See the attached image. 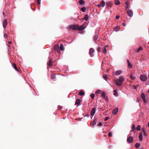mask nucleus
Here are the masks:
<instances>
[{"mask_svg":"<svg viewBox=\"0 0 149 149\" xmlns=\"http://www.w3.org/2000/svg\"><path fill=\"white\" fill-rule=\"evenodd\" d=\"M122 25H123V26H126V24H125V23L123 22V23H122Z\"/></svg>","mask_w":149,"mask_h":149,"instance_id":"53","label":"nucleus"},{"mask_svg":"<svg viewBox=\"0 0 149 149\" xmlns=\"http://www.w3.org/2000/svg\"><path fill=\"white\" fill-rule=\"evenodd\" d=\"M88 15L86 14L85 15L83 19H85L86 21H87L88 19Z\"/></svg>","mask_w":149,"mask_h":149,"instance_id":"25","label":"nucleus"},{"mask_svg":"<svg viewBox=\"0 0 149 149\" xmlns=\"http://www.w3.org/2000/svg\"><path fill=\"white\" fill-rule=\"evenodd\" d=\"M7 35L6 34H4V36L5 38H7Z\"/></svg>","mask_w":149,"mask_h":149,"instance_id":"49","label":"nucleus"},{"mask_svg":"<svg viewBox=\"0 0 149 149\" xmlns=\"http://www.w3.org/2000/svg\"><path fill=\"white\" fill-rule=\"evenodd\" d=\"M60 49L61 50L63 51L64 50L63 47V44H61L60 47Z\"/></svg>","mask_w":149,"mask_h":149,"instance_id":"26","label":"nucleus"},{"mask_svg":"<svg viewBox=\"0 0 149 149\" xmlns=\"http://www.w3.org/2000/svg\"><path fill=\"white\" fill-rule=\"evenodd\" d=\"M95 95L94 93H91L90 95V96L92 98H94L95 97Z\"/></svg>","mask_w":149,"mask_h":149,"instance_id":"37","label":"nucleus"},{"mask_svg":"<svg viewBox=\"0 0 149 149\" xmlns=\"http://www.w3.org/2000/svg\"><path fill=\"white\" fill-rule=\"evenodd\" d=\"M7 20L6 19H5L3 20V26L4 28H5L7 25Z\"/></svg>","mask_w":149,"mask_h":149,"instance_id":"11","label":"nucleus"},{"mask_svg":"<svg viewBox=\"0 0 149 149\" xmlns=\"http://www.w3.org/2000/svg\"><path fill=\"white\" fill-rule=\"evenodd\" d=\"M79 95L80 96H82L84 95V93L82 91H80L79 93Z\"/></svg>","mask_w":149,"mask_h":149,"instance_id":"31","label":"nucleus"},{"mask_svg":"<svg viewBox=\"0 0 149 149\" xmlns=\"http://www.w3.org/2000/svg\"><path fill=\"white\" fill-rule=\"evenodd\" d=\"M85 116L88 117H89V115L88 114H87L85 115Z\"/></svg>","mask_w":149,"mask_h":149,"instance_id":"54","label":"nucleus"},{"mask_svg":"<svg viewBox=\"0 0 149 149\" xmlns=\"http://www.w3.org/2000/svg\"><path fill=\"white\" fill-rule=\"evenodd\" d=\"M8 43L9 44H10L12 42L11 41H9L8 42Z\"/></svg>","mask_w":149,"mask_h":149,"instance_id":"56","label":"nucleus"},{"mask_svg":"<svg viewBox=\"0 0 149 149\" xmlns=\"http://www.w3.org/2000/svg\"><path fill=\"white\" fill-rule=\"evenodd\" d=\"M51 78L52 79H54L56 78V76L54 74H53L51 75Z\"/></svg>","mask_w":149,"mask_h":149,"instance_id":"29","label":"nucleus"},{"mask_svg":"<svg viewBox=\"0 0 149 149\" xmlns=\"http://www.w3.org/2000/svg\"><path fill=\"white\" fill-rule=\"evenodd\" d=\"M127 62L128 64V67L129 68H132V66L130 63V62L129 60H127Z\"/></svg>","mask_w":149,"mask_h":149,"instance_id":"17","label":"nucleus"},{"mask_svg":"<svg viewBox=\"0 0 149 149\" xmlns=\"http://www.w3.org/2000/svg\"><path fill=\"white\" fill-rule=\"evenodd\" d=\"M140 146V143H136L135 144V146L136 148H138Z\"/></svg>","mask_w":149,"mask_h":149,"instance_id":"30","label":"nucleus"},{"mask_svg":"<svg viewBox=\"0 0 149 149\" xmlns=\"http://www.w3.org/2000/svg\"><path fill=\"white\" fill-rule=\"evenodd\" d=\"M125 78L123 76H120L119 79H117L115 80L116 84L118 86L122 85L121 83L124 81Z\"/></svg>","mask_w":149,"mask_h":149,"instance_id":"1","label":"nucleus"},{"mask_svg":"<svg viewBox=\"0 0 149 149\" xmlns=\"http://www.w3.org/2000/svg\"><path fill=\"white\" fill-rule=\"evenodd\" d=\"M108 136H109V137H111L112 136V133L111 132H109L108 133Z\"/></svg>","mask_w":149,"mask_h":149,"instance_id":"46","label":"nucleus"},{"mask_svg":"<svg viewBox=\"0 0 149 149\" xmlns=\"http://www.w3.org/2000/svg\"><path fill=\"white\" fill-rule=\"evenodd\" d=\"M115 3L116 5H118L120 4V2L118 0H116L115 1Z\"/></svg>","mask_w":149,"mask_h":149,"instance_id":"27","label":"nucleus"},{"mask_svg":"<svg viewBox=\"0 0 149 149\" xmlns=\"http://www.w3.org/2000/svg\"><path fill=\"white\" fill-rule=\"evenodd\" d=\"M143 101L144 102V103H146V100L145 98L144 99H143Z\"/></svg>","mask_w":149,"mask_h":149,"instance_id":"51","label":"nucleus"},{"mask_svg":"<svg viewBox=\"0 0 149 149\" xmlns=\"http://www.w3.org/2000/svg\"><path fill=\"white\" fill-rule=\"evenodd\" d=\"M101 95L102 98L105 99L106 101L107 100V96H106L104 92H102L101 94Z\"/></svg>","mask_w":149,"mask_h":149,"instance_id":"8","label":"nucleus"},{"mask_svg":"<svg viewBox=\"0 0 149 149\" xmlns=\"http://www.w3.org/2000/svg\"><path fill=\"white\" fill-rule=\"evenodd\" d=\"M107 49L105 48H104L103 50V52H102L103 53L105 54L107 53Z\"/></svg>","mask_w":149,"mask_h":149,"instance_id":"38","label":"nucleus"},{"mask_svg":"<svg viewBox=\"0 0 149 149\" xmlns=\"http://www.w3.org/2000/svg\"><path fill=\"white\" fill-rule=\"evenodd\" d=\"M40 0H37V2H38V3L39 5L40 4Z\"/></svg>","mask_w":149,"mask_h":149,"instance_id":"50","label":"nucleus"},{"mask_svg":"<svg viewBox=\"0 0 149 149\" xmlns=\"http://www.w3.org/2000/svg\"><path fill=\"white\" fill-rule=\"evenodd\" d=\"M143 133L141 132H140L139 134V138L140 141H142L143 140L142 136Z\"/></svg>","mask_w":149,"mask_h":149,"instance_id":"16","label":"nucleus"},{"mask_svg":"<svg viewBox=\"0 0 149 149\" xmlns=\"http://www.w3.org/2000/svg\"><path fill=\"white\" fill-rule=\"evenodd\" d=\"M148 127H149V122H148Z\"/></svg>","mask_w":149,"mask_h":149,"instance_id":"58","label":"nucleus"},{"mask_svg":"<svg viewBox=\"0 0 149 149\" xmlns=\"http://www.w3.org/2000/svg\"><path fill=\"white\" fill-rule=\"evenodd\" d=\"M103 77L104 79L107 81V79L108 78L107 75L106 74H104Z\"/></svg>","mask_w":149,"mask_h":149,"instance_id":"36","label":"nucleus"},{"mask_svg":"<svg viewBox=\"0 0 149 149\" xmlns=\"http://www.w3.org/2000/svg\"><path fill=\"white\" fill-rule=\"evenodd\" d=\"M100 91V90H97L96 91V93H98L99 91Z\"/></svg>","mask_w":149,"mask_h":149,"instance_id":"55","label":"nucleus"},{"mask_svg":"<svg viewBox=\"0 0 149 149\" xmlns=\"http://www.w3.org/2000/svg\"><path fill=\"white\" fill-rule=\"evenodd\" d=\"M47 64L49 67H50L52 65V62L51 59L50 58Z\"/></svg>","mask_w":149,"mask_h":149,"instance_id":"15","label":"nucleus"},{"mask_svg":"<svg viewBox=\"0 0 149 149\" xmlns=\"http://www.w3.org/2000/svg\"><path fill=\"white\" fill-rule=\"evenodd\" d=\"M97 51L98 52H100L101 51V49L100 47H98L97 49Z\"/></svg>","mask_w":149,"mask_h":149,"instance_id":"43","label":"nucleus"},{"mask_svg":"<svg viewBox=\"0 0 149 149\" xmlns=\"http://www.w3.org/2000/svg\"><path fill=\"white\" fill-rule=\"evenodd\" d=\"M13 67L17 71H19V70L17 68L16 64L15 63L13 64Z\"/></svg>","mask_w":149,"mask_h":149,"instance_id":"19","label":"nucleus"},{"mask_svg":"<svg viewBox=\"0 0 149 149\" xmlns=\"http://www.w3.org/2000/svg\"><path fill=\"white\" fill-rule=\"evenodd\" d=\"M118 108H116L113 110L112 111V113L114 115H116L118 112Z\"/></svg>","mask_w":149,"mask_h":149,"instance_id":"14","label":"nucleus"},{"mask_svg":"<svg viewBox=\"0 0 149 149\" xmlns=\"http://www.w3.org/2000/svg\"><path fill=\"white\" fill-rule=\"evenodd\" d=\"M136 129V128H135V125L134 124H133L132 126V130L131 131H132L133 132Z\"/></svg>","mask_w":149,"mask_h":149,"instance_id":"23","label":"nucleus"},{"mask_svg":"<svg viewBox=\"0 0 149 149\" xmlns=\"http://www.w3.org/2000/svg\"><path fill=\"white\" fill-rule=\"evenodd\" d=\"M143 135L145 136H147L148 135V134L146 132H143Z\"/></svg>","mask_w":149,"mask_h":149,"instance_id":"44","label":"nucleus"},{"mask_svg":"<svg viewBox=\"0 0 149 149\" xmlns=\"http://www.w3.org/2000/svg\"><path fill=\"white\" fill-rule=\"evenodd\" d=\"M122 73V71L118 70L114 72V74L116 75H120Z\"/></svg>","mask_w":149,"mask_h":149,"instance_id":"10","label":"nucleus"},{"mask_svg":"<svg viewBox=\"0 0 149 149\" xmlns=\"http://www.w3.org/2000/svg\"><path fill=\"white\" fill-rule=\"evenodd\" d=\"M141 126L140 125H138L137 126L136 130L137 131H140L141 130Z\"/></svg>","mask_w":149,"mask_h":149,"instance_id":"32","label":"nucleus"},{"mask_svg":"<svg viewBox=\"0 0 149 149\" xmlns=\"http://www.w3.org/2000/svg\"><path fill=\"white\" fill-rule=\"evenodd\" d=\"M109 118V117H106L104 119V121H106Z\"/></svg>","mask_w":149,"mask_h":149,"instance_id":"45","label":"nucleus"},{"mask_svg":"<svg viewBox=\"0 0 149 149\" xmlns=\"http://www.w3.org/2000/svg\"><path fill=\"white\" fill-rule=\"evenodd\" d=\"M142 132H146V129L145 127H143L142 129Z\"/></svg>","mask_w":149,"mask_h":149,"instance_id":"41","label":"nucleus"},{"mask_svg":"<svg viewBox=\"0 0 149 149\" xmlns=\"http://www.w3.org/2000/svg\"><path fill=\"white\" fill-rule=\"evenodd\" d=\"M79 25H71L68 27V29L69 31L71 30V29L75 30L77 29Z\"/></svg>","mask_w":149,"mask_h":149,"instance_id":"2","label":"nucleus"},{"mask_svg":"<svg viewBox=\"0 0 149 149\" xmlns=\"http://www.w3.org/2000/svg\"><path fill=\"white\" fill-rule=\"evenodd\" d=\"M125 3L126 4V7L127 8L129 7L128 4L129 2L127 1H126L125 2Z\"/></svg>","mask_w":149,"mask_h":149,"instance_id":"40","label":"nucleus"},{"mask_svg":"<svg viewBox=\"0 0 149 149\" xmlns=\"http://www.w3.org/2000/svg\"><path fill=\"white\" fill-rule=\"evenodd\" d=\"M118 26H117L114 29V30L116 31H119V30H118Z\"/></svg>","mask_w":149,"mask_h":149,"instance_id":"42","label":"nucleus"},{"mask_svg":"<svg viewBox=\"0 0 149 149\" xmlns=\"http://www.w3.org/2000/svg\"><path fill=\"white\" fill-rule=\"evenodd\" d=\"M98 38V36L97 35L96 33V34L95 35V36L94 37V40L95 41H96V40Z\"/></svg>","mask_w":149,"mask_h":149,"instance_id":"34","label":"nucleus"},{"mask_svg":"<svg viewBox=\"0 0 149 149\" xmlns=\"http://www.w3.org/2000/svg\"><path fill=\"white\" fill-rule=\"evenodd\" d=\"M137 86H133V87L134 89L136 90L137 89Z\"/></svg>","mask_w":149,"mask_h":149,"instance_id":"47","label":"nucleus"},{"mask_svg":"<svg viewBox=\"0 0 149 149\" xmlns=\"http://www.w3.org/2000/svg\"><path fill=\"white\" fill-rule=\"evenodd\" d=\"M114 93L113 94V95H115V96H116L117 95V91L116 90H113V91Z\"/></svg>","mask_w":149,"mask_h":149,"instance_id":"39","label":"nucleus"},{"mask_svg":"<svg viewBox=\"0 0 149 149\" xmlns=\"http://www.w3.org/2000/svg\"><path fill=\"white\" fill-rule=\"evenodd\" d=\"M107 47V45L105 47Z\"/></svg>","mask_w":149,"mask_h":149,"instance_id":"59","label":"nucleus"},{"mask_svg":"<svg viewBox=\"0 0 149 149\" xmlns=\"http://www.w3.org/2000/svg\"><path fill=\"white\" fill-rule=\"evenodd\" d=\"M81 10L83 12H84L86 10V8L85 7H82L81 9Z\"/></svg>","mask_w":149,"mask_h":149,"instance_id":"35","label":"nucleus"},{"mask_svg":"<svg viewBox=\"0 0 149 149\" xmlns=\"http://www.w3.org/2000/svg\"><path fill=\"white\" fill-rule=\"evenodd\" d=\"M105 5V2L104 1H102L101 2L100 4H98L97 5V6L99 8H100L101 7H104V6Z\"/></svg>","mask_w":149,"mask_h":149,"instance_id":"6","label":"nucleus"},{"mask_svg":"<svg viewBox=\"0 0 149 149\" xmlns=\"http://www.w3.org/2000/svg\"><path fill=\"white\" fill-rule=\"evenodd\" d=\"M141 97L142 99H144L145 98V95L143 93H142L141 94Z\"/></svg>","mask_w":149,"mask_h":149,"instance_id":"33","label":"nucleus"},{"mask_svg":"<svg viewBox=\"0 0 149 149\" xmlns=\"http://www.w3.org/2000/svg\"><path fill=\"white\" fill-rule=\"evenodd\" d=\"M143 48L142 46L140 47L139 48H138L137 50L136 51V53H139L140 50H142Z\"/></svg>","mask_w":149,"mask_h":149,"instance_id":"21","label":"nucleus"},{"mask_svg":"<svg viewBox=\"0 0 149 149\" xmlns=\"http://www.w3.org/2000/svg\"><path fill=\"white\" fill-rule=\"evenodd\" d=\"M96 111V108L94 107L92 108L91 113V116H93L95 114Z\"/></svg>","mask_w":149,"mask_h":149,"instance_id":"9","label":"nucleus"},{"mask_svg":"<svg viewBox=\"0 0 149 149\" xmlns=\"http://www.w3.org/2000/svg\"><path fill=\"white\" fill-rule=\"evenodd\" d=\"M79 3L80 5H83L85 3V2L83 0H81L79 1Z\"/></svg>","mask_w":149,"mask_h":149,"instance_id":"24","label":"nucleus"},{"mask_svg":"<svg viewBox=\"0 0 149 149\" xmlns=\"http://www.w3.org/2000/svg\"><path fill=\"white\" fill-rule=\"evenodd\" d=\"M84 29V26L82 25L79 26V27L77 29L79 31L82 30Z\"/></svg>","mask_w":149,"mask_h":149,"instance_id":"18","label":"nucleus"},{"mask_svg":"<svg viewBox=\"0 0 149 149\" xmlns=\"http://www.w3.org/2000/svg\"><path fill=\"white\" fill-rule=\"evenodd\" d=\"M127 13L128 15L130 17H132L133 15V11L132 10H128L127 11Z\"/></svg>","mask_w":149,"mask_h":149,"instance_id":"7","label":"nucleus"},{"mask_svg":"<svg viewBox=\"0 0 149 149\" xmlns=\"http://www.w3.org/2000/svg\"><path fill=\"white\" fill-rule=\"evenodd\" d=\"M3 15H5V13H4V12H3Z\"/></svg>","mask_w":149,"mask_h":149,"instance_id":"57","label":"nucleus"},{"mask_svg":"<svg viewBox=\"0 0 149 149\" xmlns=\"http://www.w3.org/2000/svg\"><path fill=\"white\" fill-rule=\"evenodd\" d=\"M134 138L133 137L129 136L127 137V141L128 143H130L133 142Z\"/></svg>","mask_w":149,"mask_h":149,"instance_id":"4","label":"nucleus"},{"mask_svg":"<svg viewBox=\"0 0 149 149\" xmlns=\"http://www.w3.org/2000/svg\"><path fill=\"white\" fill-rule=\"evenodd\" d=\"M120 17V16L119 15H117L116 16V19H118Z\"/></svg>","mask_w":149,"mask_h":149,"instance_id":"52","label":"nucleus"},{"mask_svg":"<svg viewBox=\"0 0 149 149\" xmlns=\"http://www.w3.org/2000/svg\"><path fill=\"white\" fill-rule=\"evenodd\" d=\"M130 77L131 79L132 80H134L135 79V77H134L132 76V74H130Z\"/></svg>","mask_w":149,"mask_h":149,"instance_id":"28","label":"nucleus"},{"mask_svg":"<svg viewBox=\"0 0 149 149\" xmlns=\"http://www.w3.org/2000/svg\"><path fill=\"white\" fill-rule=\"evenodd\" d=\"M96 119H95L93 121V122H91V123L92 124V125H95L96 124Z\"/></svg>","mask_w":149,"mask_h":149,"instance_id":"22","label":"nucleus"},{"mask_svg":"<svg viewBox=\"0 0 149 149\" xmlns=\"http://www.w3.org/2000/svg\"><path fill=\"white\" fill-rule=\"evenodd\" d=\"M107 6H109V7H111L112 6V4L110 2H107Z\"/></svg>","mask_w":149,"mask_h":149,"instance_id":"20","label":"nucleus"},{"mask_svg":"<svg viewBox=\"0 0 149 149\" xmlns=\"http://www.w3.org/2000/svg\"><path fill=\"white\" fill-rule=\"evenodd\" d=\"M90 52H89V54L91 56V57H93V54L94 53V50L93 49L91 48L90 49Z\"/></svg>","mask_w":149,"mask_h":149,"instance_id":"12","label":"nucleus"},{"mask_svg":"<svg viewBox=\"0 0 149 149\" xmlns=\"http://www.w3.org/2000/svg\"><path fill=\"white\" fill-rule=\"evenodd\" d=\"M140 79L142 81H146L147 79V77L145 75H141L140 76Z\"/></svg>","mask_w":149,"mask_h":149,"instance_id":"3","label":"nucleus"},{"mask_svg":"<svg viewBox=\"0 0 149 149\" xmlns=\"http://www.w3.org/2000/svg\"><path fill=\"white\" fill-rule=\"evenodd\" d=\"M102 124L101 122H100L98 125L100 126H102Z\"/></svg>","mask_w":149,"mask_h":149,"instance_id":"48","label":"nucleus"},{"mask_svg":"<svg viewBox=\"0 0 149 149\" xmlns=\"http://www.w3.org/2000/svg\"><path fill=\"white\" fill-rule=\"evenodd\" d=\"M81 102V100L80 99H77L76 100V101L75 102V105H77L78 106H77V107H78V105L80 104V103Z\"/></svg>","mask_w":149,"mask_h":149,"instance_id":"13","label":"nucleus"},{"mask_svg":"<svg viewBox=\"0 0 149 149\" xmlns=\"http://www.w3.org/2000/svg\"><path fill=\"white\" fill-rule=\"evenodd\" d=\"M54 49L58 53H60V51L59 50V45H58L56 44L55 45L54 47Z\"/></svg>","mask_w":149,"mask_h":149,"instance_id":"5","label":"nucleus"}]
</instances>
